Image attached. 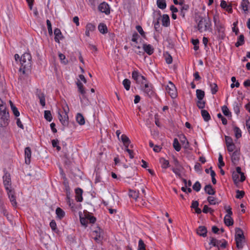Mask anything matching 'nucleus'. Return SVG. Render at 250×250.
Instances as JSON below:
<instances>
[{"label":"nucleus","instance_id":"f257e3e1","mask_svg":"<svg viewBox=\"0 0 250 250\" xmlns=\"http://www.w3.org/2000/svg\"><path fill=\"white\" fill-rule=\"evenodd\" d=\"M21 66L19 71L22 74L27 75L30 72L32 66V57L28 53H24L20 60Z\"/></svg>","mask_w":250,"mask_h":250},{"label":"nucleus","instance_id":"f03ea898","mask_svg":"<svg viewBox=\"0 0 250 250\" xmlns=\"http://www.w3.org/2000/svg\"><path fill=\"white\" fill-rule=\"evenodd\" d=\"M200 20L198 23L197 28L200 32L206 31L211 30V21L210 19L208 17H200Z\"/></svg>","mask_w":250,"mask_h":250},{"label":"nucleus","instance_id":"7ed1b4c3","mask_svg":"<svg viewBox=\"0 0 250 250\" xmlns=\"http://www.w3.org/2000/svg\"><path fill=\"white\" fill-rule=\"evenodd\" d=\"M173 163L174 167L171 169L172 171L179 178H182L181 172L184 170L183 167L181 165L178 159L175 157H173Z\"/></svg>","mask_w":250,"mask_h":250},{"label":"nucleus","instance_id":"20e7f679","mask_svg":"<svg viewBox=\"0 0 250 250\" xmlns=\"http://www.w3.org/2000/svg\"><path fill=\"white\" fill-rule=\"evenodd\" d=\"M92 235L93 238L97 242H101L104 237V230L98 226L94 229H92Z\"/></svg>","mask_w":250,"mask_h":250},{"label":"nucleus","instance_id":"39448f33","mask_svg":"<svg viewBox=\"0 0 250 250\" xmlns=\"http://www.w3.org/2000/svg\"><path fill=\"white\" fill-rule=\"evenodd\" d=\"M4 175L2 177L3 183L4 188L6 190H8L9 188H11V179L9 173H8L6 169L3 170Z\"/></svg>","mask_w":250,"mask_h":250},{"label":"nucleus","instance_id":"423d86ee","mask_svg":"<svg viewBox=\"0 0 250 250\" xmlns=\"http://www.w3.org/2000/svg\"><path fill=\"white\" fill-rule=\"evenodd\" d=\"M166 89L171 98L174 99L177 96V89L171 82L169 81L168 82V84L166 86Z\"/></svg>","mask_w":250,"mask_h":250},{"label":"nucleus","instance_id":"0eeeda50","mask_svg":"<svg viewBox=\"0 0 250 250\" xmlns=\"http://www.w3.org/2000/svg\"><path fill=\"white\" fill-rule=\"evenodd\" d=\"M6 190L12 205L14 207H16L17 206V203L14 189L12 188H9L8 190Z\"/></svg>","mask_w":250,"mask_h":250},{"label":"nucleus","instance_id":"6e6552de","mask_svg":"<svg viewBox=\"0 0 250 250\" xmlns=\"http://www.w3.org/2000/svg\"><path fill=\"white\" fill-rule=\"evenodd\" d=\"M214 21L215 23V26L216 27V30L218 31L219 36L221 37L222 39H224L225 34V27L224 25L220 23L219 21L217 22L215 18H214Z\"/></svg>","mask_w":250,"mask_h":250},{"label":"nucleus","instance_id":"1a4fd4ad","mask_svg":"<svg viewBox=\"0 0 250 250\" xmlns=\"http://www.w3.org/2000/svg\"><path fill=\"white\" fill-rule=\"evenodd\" d=\"M143 90L148 97H151L154 95L153 86L151 83H145Z\"/></svg>","mask_w":250,"mask_h":250},{"label":"nucleus","instance_id":"9d476101","mask_svg":"<svg viewBox=\"0 0 250 250\" xmlns=\"http://www.w3.org/2000/svg\"><path fill=\"white\" fill-rule=\"evenodd\" d=\"M9 115L0 114V126L6 127L9 124Z\"/></svg>","mask_w":250,"mask_h":250},{"label":"nucleus","instance_id":"9b49d317","mask_svg":"<svg viewBox=\"0 0 250 250\" xmlns=\"http://www.w3.org/2000/svg\"><path fill=\"white\" fill-rule=\"evenodd\" d=\"M98 9L99 11L102 13H104L106 15H108L110 14L109 6L107 3L105 2L101 3L99 5Z\"/></svg>","mask_w":250,"mask_h":250},{"label":"nucleus","instance_id":"f8f14e48","mask_svg":"<svg viewBox=\"0 0 250 250\" xmlns=\"http://www.w3.org/2000/svg\"><path fill=\"white\" fill-rule=\"evenodd\" d=\"M58 118L63 126H66L68 125V116L66 114L62 115L60 112H58Z\"/></svg>","mask_w":250,"mask_h":250},{"label":"nucleus","instance_id":"ddd939ff","mask_svg":"<svg viewBox=\"0 0 250 250\" xmlns=\"http://www.w3.org/2000/svg\"><path fill=\"white\" fill-rule=\"evenodd\" d=\"M54 33L55 35V41L58 43H60V40L63 38V36L60 29L57 28H55L54 31Z\"/></svg>","mask_w":250,"mask_h":250},{"label":"nucleus","instance_id":"4468645a","mask_svg":"<svg viewBox=\"0 0 250 250\" xmlns=\"http://www.w3.org/2000/svg\"><path fill=\"white\" fill-rule=\"evenodd\" d=\"M24 155L25 163L28 165L30 163V158L31 156V150L30 147H25L24 149Z\"/></svg>","mask_w":250,"mask_h":250},{"label":"nucleus","instance_id":"2eb2a0df","mask_svg":"<svg viewBox=\"0 0 250 250\" xmlns=\"http://www.w3.org/2000/svg\"><path fill=\"white\" fill-rule=\"evenodd\" d=\"M207 228L205 226H200L196 229V233L199 236L205 237L207 233Z\"/></svg>","mask_w":250,"mask_h":250},{"label":"nucleus","instance_id":"dca6fc26","mask_svg":"<svg viewBox=\"0 0 250 250\" xmlns=\"http://www.w3.org/2000/svg\"><path fill=\"white\" fill-rule=\"evenodd\" d=\"M240 151L239 150H235L231 156L232 162L236 164L240 160Z\"/></svg>","mask_w":250,"mask_h":250},{"label":"nucleus","instance_id":"f3484780","mask_svg":"<svg viewBox=\"0 0 250 250\" xmlns=\"http://www.w3.org/2000/svg\"><path fill=\"white\" fill-rule=\"evenodd\" d=\"M83 193V190L79 188H77L75 189L76 193V200L77 202H81L83 201V198L82 194Z\"/></svg>","mask_w":250,"mask_h":250},{"label":"nucleus","instance_id":"a211bd4d","mask_svg":"<svg viewBox=\"0 0 250 250\" xmlns=\"http://www.w3.org/2000/svg\"><path fill=\"white\" fill-rule=\"evenodd\" d=\"M204 190L205 192L208 195H214L215 193V190L214 189L212 186L210 184L206 185L204 187Z\"/></svg>","mask_w":250,"mask_h":250},{"label":"nucleus","instance_id":"6ab92c4d","mask_svg":"<svg viewBox=\"0 0 250 250\" xmlns=\"http://www.w3.org/2000/svg\"><path fill=\"white\" fill-rule=\"evenodd\" d=\"M143 49L145 52H146L148 55H150L153 54L154 52V49L150 44H143Z\"/></svg>","mask_w":250,"mask_h":250},{"label":"nucleus","instance_id":"aec40b11","mask_svg":"<svg viewBox=\"0 0 250 250\" xmlns=\"http://www.w3.org/2000/svg\"><path fill=\"white\" fill-rule=\"evenodd\" d=\"M162 22L163 26L167 27L170 24V19L169 16L167 14L163 15Z\"/></svg>","mask_w":250,"mask_h":250},{"label":"nucleus","instance_id":"412c9836","mask_svg":"<svg viewBox=\"0 0 250 250\" xmlns=\"http://www.w3.org/2000/svg\"><path fill=\"white\" fill-rule=\"evenodd\" d=\"M210 242L209 243V244L210 245H212L213 247H217L218 248V250H220V247L219 246V245H220V243H221L220 240H218L216 239L215 238L210 237L209 238Z\"/></svg>","mask_w":250,"mask_h":250},{"label":"nucleus","instance_id":"4be33fe9","mask_svg":"<svg viewBox=\"0 0 250 250\" xmlns=\"http://www.w3.org/2000/svg\"><path fill=\"white\" fill-rule=\"evenodd\" d=\"M121 140L123 143L125 147H128L130 143L129 138L125 134H123L121 136Z\"/></svg>","mask_w":250,"mask_h":250},{"label":"nucleus","instance_id":"5701e85b","mask_svg":"<svg viewBox=\"0 0 250 250\" xmlns=\"http://www.w3.org/2000/svg\"><path fill=\"white\" fill-rule=\"evenodd\" d=\"M235 238H245L243 231L239 228H236L235 229Z\"/></svg>","mask_w":250,"mask_h":250},{"label":"nucleus","instance_id":"b1692460","mask_svg":"<svg viewBox=\"0 0 250 250\" xmlns=\"http://www.w3.org/2000/svg\"><path fill=\"white\" fill-rule=\"evenodd\" d=\"M0 114L9 115L7 110L6 104L3 101H1V103H0Z\"/></svg>","mask_w":250,"mask_h":250},{"label":"nucleus","instance_id":"393cba45","mask_svg":"<svg viewBox=\"0 0 250 250\" xmlns=\"http://www.w3.org/2000/svg\"><path fill=\"white\" fill-rule=\"evenodd\" d=\"M250 4L249 0H242L241 3V7L245 13H247L248 11V5Z\"/></svg>","mask_w":250,"mask_h":250},{"label":"nucleus","instance_id":"a878e982","mask_svg":"<svg viewBox=\"0 0 250 250\" xmlns=\"http://www.w3.org/2000/svg\"><path fill=\"white\" fill-rule=\"evenodd\" d=\"M235 240L237 248L239 249H242L245 242V238H235Z\"/></svg>","mask_w":250,"mask_h":250},{"label":"nucleus","instance_id":"bb28decb","mask_svg":"<svg viewBox=\"0 0 250 250\" xmlns=\"http://www.w3.org/2000/svg\"><path fill=\"white\" fill-rule=\"evenodd\" d=\"M224 221V223L227 226L229 227L233 224V220L231 216H229V215H225Z\"/></svg>","mask_w":250,"mask_h":250},{"label":"nucleus","instance_id":"cd10ccee","mask_svg":"<svg viewBox=\"0 0 250 250\" xmlns=\"http://www.w3.org/2000/svg\"><path fill=\"white\" fill-rule=\"evenodd\" d=\"M77 85L78 87L79 91L83 95V98L84 99H86L85 96V91L84 89L83 83L80 81H78L77 83Z\"/></svg>","mask_w":250,"mask_h":250},{"label":"nucleus","instance_id":"c85d7f7f","mask_svg":"<svg viewBox=\"0 0 250 250\" xmlns=\"http://www.w3.org/2000/svg\"><path fill=\"white\" fill-rule=\"evenodd\" d=\"M98 30L100 33L104 34L107 33V27L106 25L104 23H100L98 25Z\"/></svg>","mask_w":250,"mask_h":250},{"label":"nucleus","instance_id":"c756f323","mask_svg":"<svg viewBox=\"0 0 250 250\" xmlns=\"http://www.w3.org/2000/svg\"><path fill=\"white\" fill-rule=\"evenodd\" d=\"M201 115L204 120L206 122H208L210 120V116L208 111L205 109L201 110Z\"/></svg>","mask_w":250,"mask_h":250},{"label":"nucleus","instance_id":"7c9ffc66","mask_svg":"<svg viewBox=\"0 0 250 250\" xmlns=\"http://www.w3.org/2000/svg\"><path fill=\"white\" fill-rule=\"evenodd\" d=\"M76 121L80 125H83L85 124V120L83 116L81 113H78L76 116Z\"/></svg>","mask_w":250,"mask_h":250},{"label":"nucleus","instance_id":"2f4dec72","mask_svg":"<svg viewBox=\"0 0 250 250\" xmlns=\"http://www.w3.org/2000/svg\"><path fill=\"white\" fill-rule=\"evenodd\" d=\"M160 163L161 164V167L163 168L166 169L170 166L169 161L164 158L160 159Z\"/></svg>","mask_w":250,"mask_h":250},{"label":"nucleus","instance_id":"473e14b6","mask_svg":"<svg viewBox=\"0 0 250 250\" xmlns=\"http://www.w3.org/2000/svg\"><path fill=\"white\" fill-rule=\"evenodd\" d=\"M56 213L59 219L63 218L65 215L64 211L60 208H57L56 209Z\"/></svg>","mask_w":250,"mask_h":250},{"label":"nucleus","instance_id":"72a5a7b5","mask_svg":"<svg viewBox=\"0 0 250 250\" xmlns=\"http://www.w3.org/2000/svg\"><path fill=\"white\" fill-rule=\"evenodd\" d=\"M39 99H40V103L42 106L44 107L45 105V96L43 93L40 92L37 94Z\"/></svg>","mask_w":250,"mask_h":250},{"label":"nucleus","instance_id":"f704fd0d","mask_svg":"<svg viewBox=\"0 0 250 250\" xmlns=\"http://www.w3.org/2000/svg\"><path fill=\"white\" fill-rule=\"evenodd\" d=\"M10 104L11 110L16 117H19L20 116V112L18 111V108L15 106L14 104L10 101Z\"/></svg>","mask_w":250,"mask_h":250},{"label":"nucleus","instance_id":"c9c22d12","mask_svg":"<svg viewBox=\"0 0 250 250\" xmlns=\"http://www.w3.org/2000/svg\"><path fill=\"white\" fill-rule=\"evenodd\" d=\"M189 9L188 5H183V7H181L180 9V14L182 17L183 18H185V14L186 12H187Z\"/></svg>","mask_w":250,"mask_h":250},{"label":"nucleus","instance_id":"e433bc0d","mask_svg":"<svg viewBox=\"0 0 250 250\" xmlns=\"http://www.w3.org/2000/svg\"><path fill=\"white\" fill-rule=\"evenodd\" d=\"M209 87L211 89V93L214 95L216 93L218 90L217 84L216 83H209Z\"/></svg>","mask_w":250,"mask_h":250},{"label":"nucleus","instance_id":"4c0bfd02","mask_svg":"<svg viewBox=\"0 0 250 250\" xmlns=\"http://www.w3.org/2000/svg\"><path fill=\"white\" fill-rule=\"evenodd\" d=\"M244 36L243 34L240 35L238 38L237 42L235 43V46L239 47V46L242 45L244 44Z\"/></svg>","mask_w":250,"mask_h":250},{"label":"nucleus","instance_id":"58836bf2","mask_svg":"<svg viewBox=\"0 0 250 250\" xmlns=\"http://www.w3.org/2000/svg\"><path fill=\"white\" fill-rule=\"evenodd\" d=\"M196 97L198 100H203L205 97V92L201 89H197L196 91Z\"/></svg>","mask_w":250,"mask_h":250},{"label":"nucleus","instance_id":"ea45409f","mask_svg":"<svg viewBox=\"0 0 250 250\" xmlns=\"http://www.w3.org/2000/svg\"><path fill=\"white\" fill-rule=\"evenodd\" d=\"M157 5L160 9H164L167 6L166 1L165 0H157Z\"/></svg>","mask_w":250,"mask_h":250},{"label":"nucleus","instance_id":"a19ab883","mask_svg":"<svg viewBox=\"0 0 250 250\" xmlns=\"http://www.w3.org/2000/svg\"><path fill=\"white\" fill-rule=\"evenodd\" d=\"M139 193L138 191H136L134 190H131V189L129 190V196L133 198L135 200H137V199L138 198H140L139 196Z\"/></svg>","mask_w":250,"mask_h":250},{"label":"nucleus","instance_id":"79ce46f5","mask_svg":"<svg viewBox=\"0 0 250 250\" xmlns=\"http://www.w3.org/2000/svg\"><path fill=\"white\" fill-rule=\"evenodd\" d=\"M173 146L177 151H179L181 150V147L177 138L174 139Z\"/></svg>","mask_w":250,"mask_h":250},{"label":"nucleus","instance_id":"37998d69","mask_svg":"<svg viewBox=\"0 0 250 250\" xmlns=\"http://www.w3.org/2000/svg\"><path fill=\"white\" fill-rule=\"evenodd\" d=\"M85 216H86L88 221L90 223L93 224L96 221V218L95 217L92 216L90 215L89 212L86 213L85 215Z\"/></svg>","mask_w":250,"mask_h":250},{"label":"nucleus","instance_id":"c03bdc74","mask_svg":"<svg viewBox=\"0 0 250 250\" xmlns=\"http://www.w3.org/2000/svg\"><path fill=\"white\" fill-rule=\"evenodd\" d=\"M241 106V104L237 103L235 102L233 104V110L234 112L237 115L240 113V107Z\"/></svg>","mask_w":250,"mask_h":250},{"label":"nucleus","instance_id":"a18cd8bd","mask_svg":"<svg viewBox=\"0 0 250 250\" xmlns=\"http://www.w3.org/2000/svg\"><path fill=\"white\" fill-rule=\"evenodd\" d=\"M44 118L48 122H51L52 120V116L50 111L45 110L44 114Z\"/></svg>","mask_w":250,"mask_h":250},{"label":"nucleus","instance_id":"49530a36","mask_svg":"<svg viewBox=\"0 0 250 250\" xmlns=\"http://www.w3.org/2000/svg\"><path fill=\"white\" fill-rule=\"evenodd\" d=\"M222 111L225 116L228 117L231 116V112L226 105H224L222 107Z\"/></svg>","mask_w":250,"mask_h":250},{"label":"nucleus","instance_id":"de8ad7c7","mask_svg":"<svg viewBox=\"0 0 250 250\" xmlns=\"http://www.w3.org/2000/svg\"><path fill=\"white\" fill-rule=\"evenodd\" d=\"M196 104L199 109H201L202 110L205 107L206 101H205L204 100H198L196 102Z\"/></svg>","mask_w":250,"mask_h":250},{"label":"nucleus","instance_id":"09e8293b","mask_svg":"<svg viewBox=\"0 0 250 250\" xmlns=\"http://www.w3.org/2000/svg\"><path fill=\"white\" fill-rule=\"evenodd\" d=\"M130 81L127 79H125L123 82V84L126 90H129L130 87Z\"/></svg>","mask_w":250,"mask_h":250},{"label":"nucleus","instance_id":"8fccbe9b","mask_svg":"<svg viewBox=\"0 0 250 250\" xmlns=\"http://www.w3.org/2000/svg\"><path fill=\"white\" fill-rule=\"evenodd\" d=\"M207 200L210 205L218 204L220 202V201L216 202V198L212 196H208L207 198Z\"/></svg>","mask_w":250,"mask_h":250},{"label":"nucleus","instance_id":"3c124183","mask_svg":"<svg viewBox=\"0 0 250 250\" xmlns=\"http://www.w3.org/2000/svg\"><path fill=\"white\" fill-rule=\"evenodd\" d=\"M234 131L235 132V136L237 139L240 138L242 136L241 131L240 129L237 126L234 127Z\"/></svg>","mask_w":250,"mask_h":250},{"label":"nucleus","instance_id":"603ef678","mask_svg":"<svg viewBox=\"0 0 250 250\" xmlns=\"http://www.w3.org/2000/svg\"><path fill=\"white\" fill-rule=\"evenodd\" d=\"M96 28V26L95 25L91 23H88L86 24L85 29L86 30L89 31V32H93L95 30Z\"/></svg>","mask_w":250,"mask_h":250},{"label":"nucleus","instance_id":"864d4df0","mask_svg":"<svg viewBox=\"0 0 250 250\" xmlns=\"http://www.w3.org/2000/svg\"><path fill=\"white\" fill-rule=\"evenodd\" d=\"M180 141L183 145H184L185 143H187V146H184V147L185 148H188V147L189 143L184 135H183L182 137H181Z\"/></svg>","mask_w":250,"mask_h":250},{"label":"nucleus","instance_id":"5fc2aeb1","mask_svg":"<svg viewBox=\"0 0 250 250\" xmlns=\"http://www.w3.org/2000/svg\"><path fill=\"white\" fill-rule=\"evenodd\" d=\"M80 219L81 224L85 227H86L88 224V220L86 216H84V217H82L81 215H80Z\"/></svg>","mask_w":250,"mask_h":250},{"label":"nucleus","instance_id":"6e6d98bb","mask_svg":"<svg viewBox=\"0 0 250 250\" xmlns=\"http://www.w3.org/2000/svg\"><path fill=\"white\" fill-rule=\"evenodd\" d=\"M192 188L193 190L195 191L198 192L200 190L201 188V185L199 183V182L197 181L195 183V184L193 185Z\"/></svg>","mask_w":250,"mask_h":250},{"label":"nucleus","instance_id":"4d7b16f0","mask_svg":"<svg viewBox=\"0 0 250 250\" xmlns=\"http://www.w3.org/2000/svg\"><path fill=\"white\" fill-rule=\"evenodd\" d=\"M136 29L143 38H146L145 32L144 31V30L141 25H137L136 26Z\"/></svg>","mask_w":250,"mask_h":250},{"label":"nucleus","instance_id":"13d9d810","mask_svg":"<svg viewBox=\"0 0 250 250\" xmlns=\"http://www.w3.org/2000/svg\"><path fill=\"white\" fill-rule=\"evenodd\" d=\"M218 162H219L218 167L219 168H221L222 167H223L225 166V163L223 162V156L221 153H219V155Z\"/></svg>","mask_w":250,"mask_h":250},{"label":"nucleus","instance_id":"bf43d9fd","mask_svg":"<svg viewBox=\"0 0 250 250\" xmlns=\"http://www.w3.org/2000/svg\"><path fill=\"white\" fill-rule=\"evenodd\" d=\"M240 174L233 172L232 173V179L235 184H237L239 182V177Z\"/></svg>","mask_w":250,"mask_h":250},{"label":"nucleus","instance_id":"052dcab7","mask_svg":"<svg viewBox=\"0 0 250 250\" xmlns=\"http://www.w3.org/2000/svg\"><path fill=\"white\" fill-rule=\"evenodd\" d=\"M138 250H146V245L142 239L139 241Z\"/></svg>","mask_w":250,"mask_h":250},{"label":"nucleus","instance_id":"680f3d73","mask_svg":"<svg viewBox=\"0 0 250 250\" xmlns=\"http://www.w3.org/2000/svg\"><path fill=\"white\" fill-rule=\"evenodd\" d=\"M59 57L62 63H63L64 64H66L68 63L67 60H66L65 56L62 53H60L59 54Z\"/></svg>","mask_w":250,"mask_h":250},{"label":"nucleus","instance_id":"e2e57ef3","mask_svg":"<svg viewBox=\"0 0 250 250\" xmlns=\"http://www.w3.org/2000/svg\"><path fill=\"white\" fill-rule=\"evenodd\" d=\"M50 227L53 231L56 232L58 229L57 228L56 223L55 220H52L50 223Z\"/></svg>","mask_w":250,"mask_h":250},{"label":"nucleus","instance_id":"0e129e2a","mask_svg":"<svg viewBox=\"0 0 250 250\" xmlns=\"http://www.w3.org/2000/svg\"><path fill=\"white\" fill-rule=\"evenodd\" d=\"M236 192V198L237 199L242 198L245 195V192L244 191L237 190Z\"/></svg>","mask_w":250,"mask_h":250},{"label":"nucleus","instance_id":"69168bd1","mask_svg":"<svg viewBox=\"0 0 250 250\" xmlns=\"http://www.w3.org/2000/svg\"><path fill=\"white\" fill-rule=\"evenodd\" d=\"M202 211L205 213H207L208 212L210 213H212L214 212V210L211 209L210 208L208 207L207 205L204 206Z\"/></svg>","mask_w":250,"mask_h":250},{"label":"nucleus","instance_id":"338daca9","mask_svg":"<svg viewBox=\"0 0 250 250\" xmlns=\"http://www.w3.org/2000/svg\"><path fill=\"white\" fill-rule=\"evenodd\" d=\"M192 43L194 45V49L197 50L199 49L198 44L199 41L198 39H192L191 41Z\"/></svg>","mask_w":250,"mask_h":250},{"label":"nucleus","instance_id":"774afa93","mask_svg":"<svg viewBox=\"0 0 250 250\" xmlns=\"http://www.w3.org/2000/svg\"><path fill=\"white\" fill-rule=\"evenodd\" d=\"M0 209L1 212L4 216H7L8 215L7 210L3 204H1L0 205Z\"/></svg>","mask_w":250,"mask_h":250}]
</instances>
